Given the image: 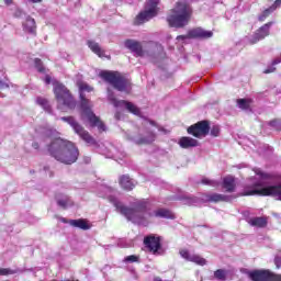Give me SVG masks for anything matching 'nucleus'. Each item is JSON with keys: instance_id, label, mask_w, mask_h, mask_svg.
<instances>
[{"instance_id": "36", "label": "nucleus", "mask_w": 281, "mask_h": 281, "mask_svg": "<svg viewBox=\"0 0 281 281\" xmlns=\"http://www.w3.org/2000/svg\"><path fill=\"white\" fill-rule=\"evenodd\" d=\"M199 198H189V205H199Z\"/></svg>"}, {"instance_id": "8", "label": "nucleus", "mask_w": 281, "mask_h": 281, "mask_svg": "<svg viewBox=\"0 0 281 281\" xmlns=\"http://www.w3.org/2000/svg\"><path fill=\"white\" fill-rule=\"evenodd\" d=\"M157 5H159V0H148L145 10L136 16L135 25H142L157 16Z\"/></svg>"}, {"instance_id": "34", "label": "nucleus", "mask_w": 281, "mask_h": 281, "mask_svg": "<svg viewBox=\"0 0 281 281\" xmlns=\"http://www.w3.org/2000/svg\"><path fill=\"white\" fill-rule=\"evenodd\" d=\"M139 260V257L132 255V256H127L125 257L124 261L125 262H137Z\"/></svg>"}, {"instance_id": "14", "label": "nucleus", "mask_w": 281, "mask_h": 281, "mask_svg": "<svg viewBox=\"0 0 281 281\" xmlns=\"http://www.w3.org/2000/svg\"><path fill=\"white\" fill-rule=\"evenodd\" d=\"M179 254L181 258H183L188 262H194L195 265H200V267H205V265H207V260H205V258L199 255L191 254L187 249H181Z\"/></svg>"}, {"instance_id": "5", "label": "nucleus", "mask_w": 281, "mask_h": 281, "mask_svg": "<svg viewBox=\"0 0 281 281\" xmlns=\"http://www.w3.org/2000/svg\"><path fill=\"white\" fill-rule=\"evenodd\" d=\"M101 78L112 85L116 91H121L122 93H131L133 87L131 83V79L126 78L119 71H101Z\"/></svg>"}, {"instance_id": "38", "label": "nucleus", "mask_w": 281, "mask_h": 281, "mask_svg": "<svg viewBox=\"0 0 281 281\" xmlns=\"http://www.w3.org/2000/svg\"><path fill=\"white\" fill-rule=\"evenodd\" d=\"M274 265H276L277 269L281 268V257L280 256H277L274 258Z\"/></svg>"}, {"instance_id": "22", "label": "nucleus", "mask_w": 281, "mask_h": 281, "mask_svg": "<svg viewBox=\"0 0 281 281\" xmlns=\"http://www.w3.org/2000/svg\"><path fill=\"white\" fill-rule=\"evenodd\" d=\"M119 183L123 190H133V188H135V181H133V179L126 175L120 178Z\"/></svg>"}, {"instance_id": "40", "label": "nucleus", "mask_w": 281, "mask_h": 281, "mask_svg": "<svg viewBox=\"0 0 281 281\" xmlns=\"http://www.w3.org/2000/svg\"><path fill=\"white\" fill-rule=\"evenodd\" d=\"M10 85L0 80V89H9Z\"/></svg>"}, {"instance_id": "20", "label": "nucleus", "mask_w": 281, "mask_h": 281, "mask_svg": "<svg viewBox=\"0 0 281 281\" xmlns=\"http://www.w3.org/2000/svg\"><path fill=\"white\" fill-rule=\"evenodd\" d=\"M222 188L226 192H234L236 190V179L232 176H227L223 179Z\"/></svg>"}, {"instance_id": "23", "label": "nucleus", "mask_w": 281, "mask_h": 281, "mask_svg": "<svg viewBox=\"0 0 281 281\" xmlns=\"http://www.w3.org/2000/svg\"><path fill=\"white\" fill-rule=\"evenodd\" d=\"M87 45L89 47V49H91V52H93V54H97V56H99V58H104V49H102V47H100V44H98L95 41H88Z\"/></svg>"}, {"instance_id": "2", "label": "nucleus", "mask_w": 281, "mask_h": 281, "mask_svg": "<svg viewBox=\"0 0 281 281\" xmlns=\"http://www.w3.org/2000/svg\"><path fill=\"white\" fill-rule=\"evenodd\" d=\"M40 133L44 139H49L50 145L48 146V151L50 155L60 164H66L71 166L78 161L80 151L74 143L65 140L58 137V132L54 128H43Z\"/></svg>"}, {"instance_id": "30", "label": "nucleus", "mask_w": 281, "mask_h": 281, "mask_svg": "<svg viewBox=\"0 0 281 281\" xmlns=\"http://www.w3.org/2000/svg\"><path fill=\"white\" fill-rule=\"evenodd\" d=\"M214 278H216V280H227V271L223 270V269H218L214 272Z\"/></svg>"}, {"instance_id": "16", "label": "nucleus", "mask_w": 281, "mask_h": 281, "mask_svg": "<svg viewBox=\"0 0 281 281\" xmlns=\"http://www.w3.org/2000/svg\"><path fill=\"white\" fill-rule=\"evenodd\" d=\"M203 203H221L223 201H232L229 195L218 194V193H206L201 196Z\"/></svg>"}, {"instance_id": "6", "label": "nucleus", "mask_w": 281, "mask_h": 281, "mask_svg": "<svg viewBox=\"0 0 281 281\" xmlns=\"http://www.w3.org/2000/svg\"><path fill=\"white\" fill-rule=\"evenodd\" d=\"M53 87L54 94L58 102L57 109L60 111H65V109H76V101L65 85L53 81Z\"/></svg>"}, {"instance_id": "15", "label": "nucleus", "mask_w": 281, "mask_h": 281, "mask_svg": "<svg viewBox=\"0 0 281 281\" xmlns=\"http://www.w3.org/2000/svg\"><path fill=\"white\" fill-rule=\"evenodd\" d=\"M272 23H266L263 26L258 29L255 34L250 38L251 45H256L259 41H262L263 38H267L269 36V30H271Z\"/></svg>"}, {"instance_id": "45", "label": "nucleus", "mask_w": 281, "mask_h": 281, "mask_svg": "<svg viewBox=\"0 0 281 281\" xmlns=\"http://www.w3.org/2000/svg\"><path fill=\"white\" fill-rule=\"evenodd\" d=\"M105 192H113V189H111V188H105Z\"/></svg>"}, {"instance_id": "21", "label": "nucleus", "mask_w": 281, "mask_h": 281, "mask_svg": "<svg viewBox=\"0 0 281 281\" xmlns=\"http://www.w3.org/2000/svg\"><path fill=\"white\" fill-rule=\"evenodd\" d=\"M23 31L27 34H36V21L32 18H26L25 22L23 23Z\"/></svg>"}, {"instance_id": "41", "label": "nucleus", "mask_w": 281, "mask_h": 281, "mask_svg": "<svg viewBox=\"0 0 281 281\" xmlns=\"http://www.w3.org/2000/svg\"><path fill=\"white\" fill-rule=\"evenodd\" d=\"M45 85H52V77L47 75L44 79Z\"/></svg>"}, {"instance_id": "44", "label": "nucleus", "mask_w": 281, "mask_h": 281, "mask_svg": "<svg viewBox=\"0 0 281 281\" xmlns=\"http://www.w3.org/2000/svg\"><path fill=\"white\" fill-rule=\"evenodd\" d=\"M32 1V3H41V1H43V0H31Z\"/></svg>"}, {"instance_id": "11", "label": "nucleus", "mask_w": 281, "mask_h": 281, "mask_svg": "<svg viewBox=\"0 0 281 281\" xmlns=\"http://www.w3.org/2000/svg\"><path fill=\"white\" fill-rule=\"evenodd\" d=\"M189 135L193 137H205L210 133V123L207 121H201L188 128Z\"/></svg>"}, {"instance_id": "9", "label": "nucleus", "mask_w": 281, "mask_h": 281, "mask_svg": "<svg viewBox=\"0 0 281 281\" xmlns=\"http://www.w3.org/2000/svg\"><path fill=\"white\" fill-rule=\"evenodd\" d=\"M108 98L113 106H115L116 109H126L128 113H133V115L142 117V110H139V108H137V105H135L133 102L126 100L119 101L117 99H115V94L111 90H108Z\"/></svg>"}, {"instance_id": "48", "label": "nucleus", "mask_w": 281, "mask_h": 281, "mask_svg": "<svg viewBox=\"0 0 281 281\" xmlns=\"http://www.w3.org/2000/svg\"><path fill=\"white\" fill-rule=\"evenodd\" d=\"M63 223H67V221L65 218H61Z\"/></svg>"}, {"instance_id": "46", "label": "nucleus", "mask_w": 281, "mask_h": 281, "mask_svg": "<svg viewBox=\"0 0 281 281\" xmlns=\"http://www.w3.org/2000/svg\"><path fill=\"white\" fill-rule=\"evenodd\" d=\"M33 148L38 149V144H37V143H34V144H33Z\"/></svg>"}, {"instance_id": "29", "label": "nucleus", "mask_w": 281, "mask_h": 281, "mask_svg": "<svg viewBox=\"0 0 281 281\" xmlns=\"http://www.w3.org/2000/svg\"><path fill=\"white\" fill-rule=\"evenodd\" d=\"M250 105H251V100H249V99H237V106H238V109H241V111L249 110Z\"/></svg>"}, {"instance_id": "10", "label": "nucleus", "mask_w": 281, "mask_h": 281, "mask_svg": "<svg viewBox=\"0 0 281 281\" xmlns=\"http://www.w3.org/2000/svg\"><path fill=\"white\" fill-rule=\"evenodd\" d=\"M252 281H281V276H276L269 270H255L248 273Z\"/></svg>"}, {"instance_id": "28", "label": "nucleus", "mask_w": 281, "mask_h": 281, "mask_svg": "<svg viewBox=\"0 0 281 281\" xmlns=\"http://www.w3.org/2000/svg\"><path fill=\"white\" fill-rule=\"evenodd\" d=\"M252 227H267V218L265 217H252L248 221Z\"/></svg>"}, {"instance_id": "4", "label": "nucleus", "mask_w": 281, "mask_h": 281, "mask_svg": "<svg viewBox=\"0 0 281 281\" xmlns=\"http://www.w3.org/2000/svg\"><path fill=\"white\" fill-rule=\"evenodd\" d=\"M79 91H80V100H81V111L83 117H87L91 126H97L99 131H106L104 127V123L100 121V117H98L93 111H91V101H89L87 98H85V91L90 93V91H93V88L87 85V82L79 81L78 83Z\"/></svg>"}, {"instance_id": "24", "label": "nucleus", "mask_w": 281, "mask_h": 281, "mask_svg": "<svg viewBox=\"0 0 281 281\" xmlns=\"http://www.w3.org/2000/svg\"><path fill=\"white\" fill-rule=\"evenodd\" d=\"M281 5V0H276L274 4L268 9H266L259 16H258V21H266L267 16H269L271 14V12H273L277 8H280Z\"/></svg>"}, {"instance_id": "31", "label": "nucleus", "mask_w": 281, "mask_h": 281, "mask_svg": "<svg viewBox=\"0 0 281 281\" xmlns=\"http://www.w3.org/2000/svg\"><path fill=\"white\" fill-rule=\"evenodd\" d=\"M202 183H203L204 186H211L212 188L218 187V181H216V180H210V179H207V178L202 179Z\"/></svg>"}, {"instance_id": "12", "label": "nucleus", "mask_w": 281, "mask_h": 281, "mask_svg": "<svg viewBox=\"0 0 281 281\" xmlns=\"http://www.w3.org/2000/svg\"><path fill=\"white\" fill-rule=\"evenodd\" d=\"M144 245L146 249L155 256H159L161 254V239L158 236L149 235L145 237Z\"/></svg>"}, {"instance_id": "42", "label": "nucleus", "mask_w": 281, "mask_h": 281, "mask_svg": "<svg viewBox=\"0 0 281 281\" xmlns=\"http://www.w3.org/2000/svg\"><path fill=\"white\" fill-rule=\"evenodd\" d=\"M3 1H4V3H5L7 5H12V3H13L12 0H3Z\"/></svg>"}, {"instance_id": "27", "label": "nucleus", "mask_w": 281, "mask_h": 281, "mask_svg": "<svg viewBox=\"0 0 281 281\" xmlns=\"http://www.w3.org/2000/svg\"><path fill=\"white\" fill-rule=\"evenodd\" d=\"M36 104H38V106H42V109L46 113H52V105L49 104V101L47 99H45L43 97H37Z\"/></svg>"}, {"instance_id": "39", "label": "nucleus", "mask_w": 281, "mask_h": 281, "mask_svg": "<svg viewBox=\"0 0 281 281\" xmlns=\"http://www.w3.org/2000/svg\"><path fill=\"white\" fill-rule=\"evenodd\" d=\"M270 126H272V128H278V126H280V121L274 120V121H270Z\"/></svg>"}, {"instance_id": "26", "label": "nucleus", "mask_w": 281, "mask_h": 281, "mask_svg": "<svg viewBox=\"0 0 281 281\" xmlns=\"http://www.w3.org/2000/svg\"><path fill=\"white\" fill-rule=\"evenodd\" d=\"M56 199L59 207L65 209V207H71V205H74V202L67 195H57Z\"/></svg>"}, {"instance_id": "13", "label": "nucleus", "mask_w": 281, "mask_h": 281, "mask_svg": "<svg viewBox=\"0 0 281 281\" xmlns=\"http://www.w3.org/2000/svg\"><path fill=\"white\" fill-rule=\"evenodd\" d=\"M214 33L212 31H205L201 27L191 30L188 35L177 36V41H186L188 38H212Z\"/></svg>"}, {"instance_id": "19", "label": "nucleus", "mask_w": 281, "mask_h": 281, "mask_svg": "<svg viewBox=\"0 0 281 281\" xmlns=\"http://www.w3.org/2000/svg\"><path fill=\"white\" fill-rule=\"evenodd\" d=\"M179 146L180 148H194L199 146V140L184 136L179 139Z\"/></svg>"}, {"instance_id": "47", "label": "nucleus", "mask_w": 281, "mask_h": 281, "mask_svg": "<svg viewBox=\"0 0 281 281\" xmlns=\"http://www.w3.org/2000/svg\"><path fill=\"white\" fill-rule=\"evenodd\" d=\"M115 117H116V120H121L120 113H116V114H115Z\"/></svg>"}, {"instance_id": "7", "label": "nucleus", "mask_w": 281, "mask_h": 281, "mask_svg": "<svg viewBox=\"0 0 281 281\" xmlns=\"http://www.w3.org/2000/svg\"><path fill=\"white\" fill-rule=\"evenodd\" d=\"M60 120L63 122H67V124L74 128L75 133L79 135L80 139L86 142V144H89V146H93V144H95V138H93L92 135L82 127V125L78 124L72 116H63Z\"/></svg>"}, {"instance_id": "18", "label": "nucleus", "mask_w": 281, "mask_h": 281, "mask_svg": "<svg viewBox=\"0 0 281 281\" xmlns=\"http://www.w3.org/2000/svg\"><path fill=\"white\" fill-rule=\"evenodd\" d=\"M130 139L135 142V144H153V142H155V134L149 132L145 137L132 135L130 136Z\"/></svg>"}, {"instance_id": "33", "label": "nucleus", "mask_w": 281, "mask_h": 281, "mask_svg": "<svg viewBox=\"0 0 281 281\" xmlns=\"http://www.w3.org/2000/svg\"><path fill=\"white\" fill-rule=\"evenodd\" d=\"M12 274H14V271L9 268L0 269V276H12Z\"/></svg>"}, {"instance_id": "43", "label": "nucleus", "mask_w": 281, "mask_h": 281, "mask_svg": "<svg viewBox=\"0 0 281 281\" xmlns=\"http://www.w3.org/2000/svg\"><path fill=\"white\" fill-rule=\"evenodd\" d=\"M145 124H149L150 126H156L155 122L154 121H146Z\"/></svg>"}, {"instance_id": "37", "label": "nucleus", "mask_w": 281, "mask_h": 281, "mask_svg": "<svg viewBox=\"0 0 281 281\" xmlns=\"http://www.w3.org/2000/svg\"><path fill=\"white\" fill-rule=\"evenodd\" d=\"M276 65H271L269 66L266 70H263V74H273V71H276Z\"/></svg>"}, {"instance_id": "1", "label": "nucleus", "mask_w": 281, "mask_h": 281, "mask_svg": "<svg viewBox=\"0 0 281 281\" xmlns=\"http://www.w3.org/2000/svg\"><path fill=\"white\" fill-rule=\"evenodd\" d=\"M108 199L116 207L117 212L123 214L127 221L132 223H137L138 225H146L148 218H170L175 220V214L167 209H157L150 212L148 210V202H138L135 209H130L124 206L122 202L117 201L116 196L108 195Z\"/></svg>"}, {"instance_id": "35", "label": "nucleus", "mask_w": 281, "mask_h": 281, "mask_svg": "<svg viewBox=\"0 0 281 281\" xmlns=\"http://www.w3.org/2000/svg\"><path fill=\"white\" fill-rule=\"evenodd\" d=\"M35 67L38 71H45V68H43V61H41L38 58L35 59Z\"/></svg>"}, {"instance_id": "25", "label": "nucleus", "mask_w": 281, "mask_h": 281, "mask_svg": "<svg viewBox=\"0 0 281 281\" xmlns=\"http://www.w3.org/2000/svg\"><path fill=\"white\" fill-rule=\"evenodd\" d=\"M69 225L72 227H78L79 229H91V225L89 222H87V220H70Z\"/></svg>"}, {"instance_id": "32", "label": "nucleus", "mask_w": 281, "mask_h": 281, "mask_svg": "<svg viewBox=\"0 0 281 281\" xmlns=\"http://www.w3.org/2000/svg\"><path fill=\"white\" fill-rule=\"evenodd\" d=\"M221 133V127H218V125H214L212 128H211V135L213 137H218Z\"/></svg>"}, {"instance_id": "3", "label": "nucleus", "mask_w": 281, "mask_h": 281, "mask_svg": "<svg viewBox=\"0 0 281 281\" xmlns=\"http://www.w3.org/2000/svg\"><path fill=\"white\" fill-rule=\"evenodd\" d=\"M190 16H192V8L188 3V0H179L167 16V23L170 27H186L190 21Z\"/></svg>"}, {"instance_id": "17", "label": "nucleus", "mask_w": 281, "mask_h": 281, "mask_svg": "<svg viewBox=\"0 0 281 281\" xmlns=\"http://www.w3.org/2000/svg\"><path fill=\"white\" fill-rule=\"evenodd\" d=\"M126 49H130L135 56H146V52L142 47V43L135 40H126L124 42Z\"/></svg>"}]
</instances>
